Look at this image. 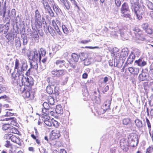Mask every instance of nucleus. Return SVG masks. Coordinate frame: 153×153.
<instances>
[{
  "mask_svg": "<svg viewBox=\"0 0 153 153\" xmlns=\"http://www.w3.org/2000/svg\"><path fill=\"white\" fill-rule=\"evenodd\" d=\"M28 66L26 62H23L20 64L18 60L16 59L15 62V72L12 74L13 84L15 85H18L20 83V75L23 71H26Z\"/></svg>",
  "mask_w": 153,
  "mask_h": 153,
  "instance_id": "1",
  "label": "nucleus"
},
{
  "mask_svg": "<svg viewBox=\"0 0 153 153\" xmlns=\"http://www.w3.org/2000/svg\"><path fill=\"white\" fill-rule=\"evenodd\" d=\"M141 0H130L131 4V9L134 11L136 14L137 19L140 20L142 18L141 15L143 13L141 8H140L138 5L139 2H140Z\"/></svg>",
  "mask_w": 153,
  "mask_h": 153,
  "instance_id": "2",
  "label": "nucleus"
},
{
  "mask_svg": "<svg viewBox=\"0 0 153 153\" xmlns=\"http://www.w3.org/2000/svg\"><path fill=\"white\" fill-rule=\"evenodd\" d=\"M47 81L49 83V85L47 86L46 91L48 94H52L53 93L54 88H55V86H54L55 82L54 81V80L51 78H48Z\"/></svg>",
  "mask_w": 153,
  "mask_h": 153,
  "instance_id": "3",
  "label": "nucleus"
},
{
  "mask_svg": "<svg viewBox=\"0 0 153 153\" xmlns=\"http://www.w3.org/2000/svg\"><path fill=\"white\" fill-rule=\"evenodd\" d=\"M133 31L136 39L142 41H143L144 40L142 31L138 27H135L133 29Z\"/></svg>",
  "mask_w": 153,
  "mask_h": 153,
  "instance_id": "4",
  "label": "nucleus"
},
{
  "mask_svg": "<svg viewBox=\"0 0 153 153\" xmlns=\"http://www.w3.org/2000/svg\"><path fill=\"white\" fill-rule=\"evenodd\" d=\"M42 117L43 118L42 120L47 126H51L52 125H55V123L53 122V119H51L48 116L43 115L42 116Z\"/></svg>",
  "mask_w": 153,
  "mask_h": 153,
  "instance_id": "5",
  "label": "nucleus"
},
{
  "mask_svg": "<svg viewBox=\"0 0 153 153\" xmlns=\"http://www.w3.org/2000/svg\"><path fill=\"white\" fill-rule=\"evenodd\" d=\"M35 22L36 25L40 27L42 25V20L40 14L38 10H37L35 12Z\"/></svg>",
  "mask_w": 153,
  "mask_h": 153,
  "instance_id": "6",
  "label": "nucleus"
},
{
  "mask_svg": "<svg viewBox=\"0 0 153 153\" xmlns=\"http://www.w3.org/2000/svg\"><path fill=\"white\" fill-rule=\"evenodd\" d=\"M33 55L29 56V59L32 60H39L40 61L41 60V55L39 52L36 49H34L33 50Z\"/></svg>",
  "mask_w": 153,
  "mask_h": 153,
  "instance_id": "7",
  "label": "nucleus"
},
{
  "mask_svg": "<svg viewBox=\"0 0 153 153\" xmlns=\"http://www.w3.org/2000/svg\"><path fill=\"white\" fill-rule=\"evenodd\" d=\"M51 73L54 76L59 77L64 75L65 71L63 70H53L51 71Z\"/></svg>",
  "mask_w": 153,
  "mask_h": 153,
  "instance_id": "8",
  "label": "nucleus"
},
{
  "mask_svg": "<svg viewBox=\"0 0 153 153\" xmlns=\"http://www.w3.org/2000/svg\"><path fill=\"white\" fill-rule=\"evenodd\" d=\"M20 92L22 93V95L24 97L29 98L30 95V92L25 89V86L22 85L20 88Z\"/></svg>",
  "mask_w": 153,
  "mask_h": 153,
  "instance_id": "9",
  "label": "nucleus"
},
{
  "mask_svg": "<svg viewBox=\"0 0 153 153\" xmlns=\"http://www.w3.org/2000/svg\"><path fill=\"white\" fill-rule=\"evenodd\" d=\"M61 136L60 131L59 130H53L52 132L51 138L52 139H56L59 138Z\"/></svg>",
  "mask_w": 153,
  "mask_h": 153,
  "instance_id": "10",
  "label": "nucleus"
},
{
  "mask_svg": "<svg viewBox=\"0 0 153 153\" xmlns=\"http://www.w3.org/2000/svg\"><path fill=\"white\" fill-rule=\"evenodd\" d=\"M129 8L128 4L126 3H124L122 5L120 9L121 13H124L128 11Z\"/></svg>",
  "mask_w": 153,
  "mask_h": 153,
  "instance_id": "11",
  "label": "nucleus"
},
{
  "mask_svg": "<svg viewBox=\"0 0 153 153\" xmlns=\"http://www.w3.org/2000/svg\"><path fill=\"white\" fill-rule=\"evenodd\" d=\"M128 70L131 74L137 75L139 73V69L137 68L131 67L128 68Z\"/></svg>",
  "mask_w": 153,
  "mask_h": 153,
  "instance_id": "12",
  "label": "nucleus"
},
{
  "mask_svg": "<svg viewBox=\"0 0 153 153\" xmlns=\"http://www.w3.org/2000/svg\"><path fill=\"white\" fill-rule=\"evenodd\" d=\"M10 134V140L13 142L16 143L19 145L20 143V140L19 138L16 137L15 135Z\"/></svg>",
  "mask_w": 153,
  "mask_h": 153,
  "instance_id": "13",
  "label": "nucleus"
},
{
  "mask_svg": "<svg viewBox=\"0 0 153 153\" xmlns=\"http://www.w3.org/2000/svg\"><path fill=\"white\" fill-rule=\"evenodd\" d=\"M9 26L10 25L8 23H7L6 24V25L4 26V33L7 34H7L6 35L5 37L8 40L10 39V34H9V33H10L8 32Z\"/></svg>",
  "mask_w": 153,
  "mask_h": 153,
  "instance_id": "14",
  "label": "nucleus"
},
{
  "mask_svg": "<svg viewBox=\"0 0 153 153\" xmlns=\"http://www.w3.org/2000/svg\"><path fill=\"white\" fill-rule=\"evenodd\" d=\"M111 101V99L107 100L104 103V105L103 107L104 109L107 110L108 109H110V106Z\"/></svg>",
  "mask_w": 153,
  "mask_h": 153,
  "instance_id": "15",
  "label": "nucleus"
},
{
  "mask_svg": "<svg viewBox=\"0 0 153 153\" xmlns=\"http://www.w3.org/2000/svg\"><path fill=\"white\" fill-rule=\"evenodd\" d=\"M120 32L122 40L127 39L128 38V36L126 32V30L125 29L120 30Z\"/></svg>",
  "mask_w": 153,
  "mask_h": 153,
  "instance_id": "16",
  "label": "nucleus"
},
{
  "mask_svg": "<svg viewBox=\"0 0 153 153\" xmlns=\"http://www.w3.org/2000/svg\"><path fill=\"white\" fill-rule=\"evenodd\" d=\"M52 23L53 26L57 33L61 35L62 34V33L59 29L58 26L57 25L56 21L54 20H52Z\"/></svg>",
  "mask_w": 153,
  "mask_h": 153,
  "instance_id": "17",
  "label": "nucleus"
},
{
  "mask_svg": "<svg viewBox=\"0 0 153 153\" xmlns=\"http://www.w3.org/2000/svg\"><path fill=\"white\" fill-rule=\"evenodd\" d=\"M79 57L82 60H85L84 64L86 65H88L89 64L86 63V62L88 61V59H86L87 55L85 53H81L79 55Z\"/></svg>",
  "mask_w": 153,
  "mask_h": 153,
  "instance_id": "18",
  "label": "nucleus"
},
{
  "mask_svg": "<svg viewBox=\"0 0 153 153\" xmlns=\"http://www.w3.org/2000/svg\"><path fill=\"white\" fill-rule=\"evenodd\" d=\"M135 62L140 66L143 67L146 65V62L143 60L142 58H140L137 60H136Z\"/></svg>",
  "mask_w": 153,
  "mask_h": 153,
  "instance_id": "19",
  "label": "nucleus"
},
{
  "mask_svg": "<svg viewBox=\"0 0 153 153\" xmlns=\"http://www.w3.org/2000/svg\"><path fill=\"white\" fill-rule=\"evenodd\" d=\"M61 2L63 4L64 7L67 10L69 9L70 5L68 0H60Z\"/></svg>",
  "mask_w": 153,
  "mask_h": 153,
  "instance_id": "20",
  "label": "nucleus"
},
{
  "mask_svg": "<svg viewBox=\"0 0 153 153\" xmlns=\"http://www.w3.org/2000/svg\"><path fill=\"white\" fill-rule=\"evenodd\" d=\"M135 56L132 53H131L129 56L127 61V63L128 64H130L133 62Z\"/></svg>",
  "mask_w": 153,
  "mask_h": 153,
  "instance_id": "21",
  "label": "nucleus"
},
{
  "mask_svg": "<svg viewBox=\"0 0 153 153\" xmlns=\"http://www.w3.org/2000/svg\"><path fill=\"white\" fill-rule=\"evenodd\" d=\"M135 141L137 140V136L134 135H131L128 137V142L129 144H132L133 140Z\"/></svg>",
  "mask_w": 153,
  "mask_h": 153,
  "instance_id": "22",
  "label": "nucleus"
},
{
  "mask_svg": "<svg viewBox=\"0 0 153 153\" xmlns=\"http://www.w3.org/2000/svg\"><path fill=\"white\" fill-rule=\"evenodd\" d=\"M55 63L56 65L61 67L64 65L65 62V61L62 59H59L55 62Z\"/></svg>",
  "mask_w": 153,
  "mask_h": 153,
  "instance_id": "23",
  "label": "nucleus"
},
{
  "mask_svg": "<svg viewBox=\"0 0 153 153\" xmlns=\"http://www.w3.org/2000/svg\"><path fill=\"white\" fill-rule=\"evenodd\" d=\"M56 113L57 114H62L63 113V109L60 105H58L56 106Z\"/></svg>",
  "mask_w": 153,
  "mask_h": 153,
  "instance_id": "24",
  "label": "nucleus"
},
{
  "mask_svg": "<svg viewBox=\"0 0 153 153\" xmlns=\"http://www.w3.org/2000/svg\"><path fill=\"white\" fill-rule=\"evenodd\" d=\"M31 68H33L35 69H36L38 68V65L37 62L36 61H33V60L30 62Z\"/></svg>",
  "mask_w": 153,
  "mask_h": 153,
  "instance_id": "25",
  "label": "nucleus"
},
{
  "mask_svg": "<svg viewBox=\"0 0 153 153\" xmlns=\"http://www.w3.org/2000/svg\"><path fill=\"white\" fill-rule=\"evenodd\" d=\"M22 79L24 80V79H25V82L26 83H27V85H32L33 84V79L31 78H29L27 77L26 78V77H25L24 79Z\"/></svg>",
  "mask_w": 153,
  "mask_h": 153,
  "instance_id": "26",
  "label": "nucleus"
},
{
  "mask_svg": "<svg viewBox=\"0 0 153 153\" xmlns=\"http://www.w3.org/2000/svg\"><path fill=\"white\" fill-rule=\"evenodd\" d=\"M33 38L34 39L35 41H36L37 42H38V39L39 37L37 31L36 30H33Z\"/></svg>",
  "mask_w": 153,
  "mask_h": 153,
  "instance_id": "27",
  "label": "nucleus"
},
{
  "mask_svg": "<svg viewBox=\"0 0 153 153\" xmlns=\"http://www.w3.org/2000/svg\"><path fill=\"white\" fill-rule=\"evenodd\" d=\"M71 56V60L72 61L73 60L75 62H78L79 59V56L77 54L75 53H73L72 54Z\"/></svg>",
  "mask_w": 153,
  "mask_h": 153,
  "instance_id": "28",
  "label": "nucleus"
},
{
  "mask_svg": "<svg viewBox=\"0 0 153 153\" xmlns=\"http://www.w3.org/2000/svg\"><path fill=\"white\" fill-rule=\"evenodd\" d=\"M4 138L6 140H9V134H5L4 135ZM6 143H7L5 144V146L7 147H9L10 146V141L7 140H6Z\"/></svg>",
  "mask_w": 153,
  "mask_h": 153,
  "instance_id": "29",
  "label": "nucleus"
},
{
  "mask_svg": "<svg viewBox=\"0 0 153 153\" xmlns=\"http://www.w3.org/2000/svg\"><path fill=\"white\" fill-rule=\"evenodd\" d=\"M10 124L13 126H17L18 124L16 118L10 117Z\"/></svg>",
  "mask_w": 153,
  "mask_h": 153,
  "instance_id": "30",
  "label": "nucleus"
},
{
  "mask_svg": "<svg viewBox=\"0 0 153 153\" xmlns=\"http://www.w3.org/2000/svg\"><path fill=\"white\" fill-rule=\"evenodd\" d=\"M146 74L145 73H142L139 74V80L141 81H143L146 79Z\"/></svg>",
  "mask_w": 153,
  "mask_h": 153,
  "instance_id": "31",
  "label": "nucleus"
},
{
  "mask_svg": "<svg viewBox=\"0 0 153 153\" xmlns=\"http://www.w3.org/2000/svg\"><path fill=\"white\" fill-rule=\"evenodd\" d=\"M42 3L43 4L44 7L46 10H50L51 7L49 6L47 2L43 0L42 1Z\"/></svg>",
  "mask_w": 153,
  "mask_h": 153,
  "instance_id": "32",
  "label": "nucleus"
},
{
  "mask_svg": "<svg viewBox=\"0 0 153 153\" xmlns=\"http://www.w3.org/2000/svg\"><path fill=\"white\" fill-rule=\"evenodd\" d=\"M47 29L48 30V31L51 35H54L55 33L54 30L50 26H48L47 27Z\"/></svg>",
  "mask_w": 153,
  "mask_h": 153,
  "instance_id": "33",
  "label": "nucleus"
},
{
  "mask_svg": "<svg viewBox=\"0 0 153 153\" xmlns=\"http://www.w3.org/2000/svg\"><path fill=\"white\" fill-rule=\"evenodd\" d=\"M146 4L149 9L153 10V4L149 0L146 1Z\"/></svg>",
  "mask_w": 153,
  "mask_h": 153,
  "instance_id": "34",
  "label": "nucleus"
},
{
  "mask_svg": "<svg viewBox=\"0 0 153 153\" xmlns=\"http://www.w3.org/2000/svg\"><path fill=\"white\" fill-rule=\"evenodd\" d=\"M128 50L127 48H124L122 49L121 54L123 55V56H126L128 54Z\"/></svg>",
  "mask_w": 153,
  "mask_h": 153,
  "instance_id": "35",
  "label": "nucleus"
},
{
  "mask_svg": "<svg viewBox=\"0 0 153 153\" xmlns=\"http://www.w3.org/2000/svg\"><path fill=\"white\" fill-rule=\"evenodd\" d=\"M136 126L138 128H140L142 126V123L141 121L139 119H137L135 120Z\"/></svg>",
  "mask_w": 153,
  "mask_h": 153,
  "instance_id": "36",
  "label": "nucleus"
},
{
  "mask_svg": "<svg viewBox=\"0 0 153 153\" xmlns=\"http://www.w3.org/2000/svg\"><path fill=\"white\" fill-rule=\"evenodd\" d=\"M19 132L18 130L15 128L10 126V133L18 134Z\"/></svg>",
  "mask_w": 153,
  "mask_h": 153,
  "instance_id": "37",
  "label": "nucleus"
},
{
  "mask_svg": "<svg viewBox=\"0 0 153 153\" xmlns=\"http://www.w3.org/2000/svg\"><path fill=\"white\" fill-rule=\"evenodd\" d=\"M43 106L44 107L43 108H45L46 109H48V108L51 109H52V108L49 105L48 103L47 102H45L43 103Z\"/></svg>",
  "mask_w": 153,
  "mask_h": 153,
  "instance_id": "38",
  "label": "nucleus"
},
{
  "mask_svg": "<svg viewBox=\"0 0 153 153\" xmlns=\"http://www.w3.org/2000/svg\"><path fill=\"white\" fill-rule=\"evenodd\" d=\"M50 109H46L45 108H42V112L43 114H44V115H47L48 114H49L50 113ZM44 114L42 115V116Z\"/></svg>",
  "mask_w": 153,
  "mask_h": 153,
  "instance_id": "39",
  "label": "nucleus"
},
{
  "mask_svg": "<svg viewBox=\"0 0 153 153\" xmlns=\"http://www.w3.org/2000/svg\"><path fill=\"white\" fill-rule=\"evenodd\" d=\"M62 28L64 33L66 34H67L68 33L69 30L64 25H62Z\"/></svg>",
  "mask_w": 153,
  "mask_h": 153,
  "instance_id": "40",
  "label": "nucleus"
},
{
  "mask_svg": "<svg viewBox=\"0 0 153 153\" xmlns=\"http://www.w3.org/2000/svg\"><path fill=\"white\" fill-rule=\"evenodd\" d=\"M130 122V119L129 118H125L123 120V123L124 125H127Z\"/></svg>",
  "mask_w": 153,
  "mask_h": 153,
  "instance_id": "41",
  "label": "nucleus"
},
{
  "mask_svg": "<svg viewBox=\"0 0 153 153\" xmlns=\"http://www.w3.org/2000/svg\"><path fill=\"white\" fill-rule=\"evenodd\" d=\"M10 127V124L9 123L5 124L3 125L2 129L3 130H6Z\"/></svg>",
  "mask_w": 153,
  "mask_h": 153,
  "instance_id": "42",
  "label": "nucleus"
},
{
  "mask_svg": "<svg viewBox=\"0 0 153 153\" xmlns=\"http://www.w3.org/2000/svg\"><path fill=\"white\" fill-rule=\"evenodd\" d=\"M118 29L117 28L116 29H114L111 32V34L113 35L116 36L117 34L118 33Z\"/></svg>",
  "mask_w": 153,
  "mask_h": 153,
  "instance_id": "43",
  "label": "nucleus"
},
{
  "mask_svg": "<svg viewBox=\"0 0 153 153\" xmlns=\"http://www.w3.org/2000/svg\"><path fill=\"white\" fill-rule=\"evenodd\" d=\"M153 152V146H150L147 149L146 153H151Z\"/></svg>",
  "mask_w": 153,
  "mask_h": 153,
  "instance_id": "44",
  "label": "nucleus"
},
{
  "mask_svg": "<svg viewBox=\"0 0 153 153\" xmlns=\"http://www.w3.org/2000/svg\"><path fill=\"white\" fill-rule=\"evenodd\" d=\"M116 5L117 7H119L121 5V0H114Z\"/></svg>",
  "mask_w": 153,
  "mask_h": 153,
  "instance_id": "45",
  "label": "nucleus"
},
{
  "mask_svg": "<svg viewBox=\"0 0 153 153\" xmlns=\"http://www.w3.org/2000/svg\"><path fill=\"white\" fill-rule=\"evenodd\" d=\"M48 104L49 103L51 105H52L54 103V101L52 97H50L49 99Z\"/></svg>",
  "mask_w": 153,
  "mask_h": 153,
  "instance_id": "46",
  "label": "nucleus"
},
{
  "mask_svg": "<svg viewBox=\"0 0 153 153\" xmlns=\"http://www.w3.org/2000/svg\"><path fill=\"white\" fill-rule=\"evenodd\" d=\"M126 12H124V13H122V16L124 17L128 18L129 19L131 18V16L129 13H126Z\"/></svg>",
  "mask_w": 153,
  "mask_h": 153,
  "instance_id": "47",
  "label": "nucleus"
},
{
  "mask_svg": "<svg viewBox=\"0 0 153 153\" xmlns=\"http://www.w3.org/2000/svg\"><path fill=\"white\" fill-rule=\"evenodd\" d=\"M149 25L147 23H145L143 24L142 25V27L144 30L147 29Z\"/></svg>",
  "mask_w": 153,
  "mask_h": 153,
  "instance_id": "48",
  "label": "nucleus"
},
{
  "mask_svg": "<svg viewBox=\"0 0 153 153\" xmlns=\"http://www.w3.org/2000/svg\"><path fill=\"white\" fill-rule=\"evenodd\" d=\"M53 8L54 11L56 13V14L59 13V9L58 7L55 5L53 6Z\"/></svg>",
  "mask_w": 153,
  "mask_h": 153,
  "instance_id": "49",
  "label": "nucleus"
},
{
  "mask_svg": "<svg viewBox=\"0 0 153 153\" xmlns=\"http://www.w3.org/2000/svg\"><path fill=\"white\" fill-rule=\"evenodd\" d=\"M40 55H41L42 56H44L45 55L46 53L45 51L42 48H41L40 49Z\"/></svg>",
  "mask_w": 153,
  "mask_h": 153,
  "instance_id": "50",
  "label": "nucleus"
},
{
  "mask_svg": "<svg viewBox=\"0 0 153 153\" xmlns=\"http://www.w3.org/2000/svg\"><path fill=\"white\" fill-rule=\"evenodd\" d=\"M132 142V144H130L131 146L134 147L137 145V140H136L135 141L134 140H133Z\"/></svg>",
  "mask_w": 153,
  "mask_h": 153,
  "instance_id": "51",
  "label": "nucleus"
},
{
  "mask_svg": "<svg viewBox=\"0 0 153 153\" xmlns=\"http://www.w3.org/2000/svg\"><path fill=\"white\" fill-rule=\"evenodd\" d=\"M146 32L149 34H151L152 33V30L151 28H148L146 30Z\"/></svg>",
  "mask_w": 153,
  "mask_h": 153,
  "instance_id": "52",
  "label": "nucleus"
},
{
  "mask_svg": "<svg viewBox=\"0 0 153 153\" xmlns=\"http://www.w3.org/2000/svg\"><path fill=\"white\" fill-rule=\"evenodd\" d=\"M49 13L50 14V15L52 17L54 16V13L53 11L51 10V8L50 10H47Z\"/></svg>",
  "mask_w": 153,
  "mask_h": 153,
  "instance_id": "53",
  "label": "nucleus"
},
{
  "mask_svg": "<svg viewBox=\"0 0 153 153\" xmlns=\"http://www.w3.org/2000/svg\"><path fill=\"white\" fill-rule=\"evenodd\" d=\"M148 85L149 87L151 88V91H153V82H149Z\"/></svg>",
  "mask_w": 153,
  "mask_h": 153,
  "instance_id": "54",
  "label": "nucleus"
},
{
  "mask_svg": "<svg viewBox=\"0 0 153 153\" xmlns=\"http://www.w3.org/2000/svg\"><path fill=\"white\" fill-rule=\"evenodd\" d=\"M146 123L148 126V127L149 128V131L150 128H151V126L150 123L149 122V120L147 118H146Z\"/></svg>",
  "mask_w": 153,
  "mask_h": 153,
  "instance_id": "55",
  "label": "nucleus"
},
{
  "mask_svg": "<svg viewBox=\"0 0 153 153\" xmlns=\"http://www.w3.org/2000/svg\"><path fill=\"white\" fill-rule=\"evenodd\" d=\"M71 2L74 4L75 6L77 7L78 9H79V7L76 4V2L75 0H70Z\"/></svg>",
  "mask_w": 153,
  "mask_h": 153,
  "instance_id": "56",
  "label": "nucleus"
},
{
  "mask_svg": "<svg viewBox=\"0 0 153 153\" xmlns=\"http://www.w3.org/2000/svg\"><path fill=\"white\" fill-rule=\"evenodd\" d=\"M91 42L90 40H84L81 41L80 42L83 44H86Z\"/></svg>",
  "mask_w": 153,
  "mask_h": 153,
  "instance_id": "57",
  "label": "nucleus"
},
{
  "mask_svg": "<svg viewBox=\"0 0 153 153\" xmlns=\"http://www.w3.org/2000/svg\"><path fill=\"white\" fill-rule=\"evenodd\" d=\"M23 42L24 45H26L27 42V37H25L23 39Z\"/></svg>",
  "mask_w": 153,
  "mask_h": 153,
  "instance_id": "58",
  "label": "nucleus"
},
{
  "mask_svg": "<svg viewBox=\"0 0 153 153\" xmlns=\"http://www.w3.org/2000/svg\"><path fill=\"white\" fill-rule=\"evenodd\" d=\"M9 110H6L5 111L6 114L4 115L5 117H8L10 115V111Z\"/></svg>",
  "mask_w": 153,
  "mask_h": 153,
  "instance_id": "59",
  "label": "nucleus"
},
{
  "mask_svg": "<svg viewBox=\"0 0 153 153\" xmlns=\"http://www.w3.org/2000/svg\"><path fill=\"white\" fill-rule=\"evenodd\" d=\"M11 15L12 16H14L16 15V11L14 9H13L12 10Z\"/></svg>",
  "mask_w": 153,
  "mask_h": 153,
  "instance_id": "60",
  "label": "nucleus"
},
{
  "mask_svg": "<svg viewBox=\"0 0 153 153\" xmlns=\"http://www.w3.org/2000/svg\"><path fill=\"white\" fill-rule=\"evenodd\" d=\"M31 68H30L27 71V72H26L25 74L27 76H29L30 75V69Z\"/></svg>",
  "mask_w": 153,
  "mask_h": 153,
  "instance_id": "61",
  "label": "nucleus"
},
{
  "mask_svg": "<svg viewBox=\"0 0 153 153\" xmlns=\"http://www.w3.org/2000/svg\"><path fill=\"white\" fill-rule=\"evenodd\" d=\"M48 152L46 150V149L43 148L42 150V152H41V153H48Z\"/></svg>",
  "mask_w": 153,
  "mask_h": 153,
  "instance_id": "62",
  "label": "nucleus"
},
{
  "mask_svg": "<svg viewBox=\"0 0 153 153\" xmlns=\"http://www.w3.org/2000/svg\"><path fill=\"white\" fill-rule=\"evenodd\" d=\"M70 65L71 67L73 68H75L76 66V64L75 63L73 64L72 63H71Z\"/></svg>",
  "mask_w": 153,
  "mask_h": 153,
  "instance_id": "63",
  "label": "nucleus"
},
{
  "mask_svg": "<svg viewBox=\"0 0 153 153\" xmlns=\"http://www.w3.org/2000/svg\"><path fill=\"white\" fill-rule=\"evenodd\" d=\"M68 52H65L63 54L62 56H63L64 57H66L68 56Z\"/></svg>",
  "mask_w": 153,
  "mask_h": 153,
  "instance_id": "64",
  "label": "nucleus"
}]
</instances>
